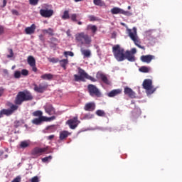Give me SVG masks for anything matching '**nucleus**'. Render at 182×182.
<instances>
[{
    "label": "nucleus",
    "mask_w": 182,
    "mask_h": 182,
    "mask_svg": "<svg viewBox=\"0 0 182 182\" xmlns=\"http://www.w3.org/2000/svg\"><path fill=\"white\" fill-rule=\"evenodd\" d=\"M33 90L36 92L43 94L44 93L48 88V83H41L37 85L36 83L33 84Z\"/></svg>",
    "instance_id": "6e6552de"
},
{
    "label": "nucleus",
    "mask_w": 182,
    "mask_h": 182,
    "mask_svg": "<svg viewBox=\"0 0 182 182\" xmlns=\"http://www.w3.org/2000/svg\"><path fill=\"white\" fill-rule=\"evenodd\" d=\"M33 96L30 91H20L14 100V104H11L10 109H2L0 111V118L2 115L11 116L18 109V105H21L23 102L31 101Z\"/></svg>",
    "instance_id": "f257e3e1"
},
{
    "label": "nucleus",
    "mask_w": 182,
    "mask_h": 182,
    "mask_svg": "<svg viewBox=\"0 0 182 182\" xmlns=\"http://www.w3.org/2000/svg\"><path fill=\"white\" fill-rule=\"evenodd\" d=\"M12 14L14 15L18 16V11L17 10H12Z\"/></svg>",
    "instance_id": "13d9d810"
},
{
    "label": "nucleus",
    "mask_w": 182,
    "mask_h": 182,
    "mask_svg": "<svg viewBox=\"0 0 182 182\" xmlns=\"http://www.w3.org/2000/svg\"><path fill=\"white\" fill-rule=\"evenodd\" d=\"M48 151V148H38L36 146L33 148L31 151V155L33 156L35 158L39 157L43 155L44 153H46Z\"/></svg>",
    "instance_id": "1a4fd4ad"
},
{
    "label": "nucleus",
    "mask_w": 182,
    "mask_h": 182,
    "mask_svg": "<svg viewBox=\"0 0 182 182\" xmlns=\"http://www.w3.org/2000/svg\"><path fill=\"white\" fill-rule=\"evenodd\" d=\"M94 4L96 6H100L102 4V0H93Z\"/></svg>",
    "instance_id": "09e8293b"
},
{
    "label": "nucleus",
    "mask_w": 182,
    "mask_h": 182,
    "mask_svg": "<svg viewBox=\"0 0 182 182\" xmlns=\"http://www.w3.org/2000/svg\"><path fill=\"white\" fill-rule=\"evenodd\" d=\"M143 88L146 90L149 94H153L156 91L152 85V80L151 79H145L143 82Z\"/></svg>",
    "instance_id": "0eeeda50"
},
{
    "label": "nucleus",
    "mask_w": 182,
    "mask_h": 182,
    "mask_svg": "<svg viewBox=\"0 0 182 182\" xmlns=\"http://www.w3.org/2000/svg\"><path fill=\"white\" fill-rule=\"evenodd\" d=\"M95 109H96V105L95 104V102L86 103L84 107V109L88 112H93L95 111Z\"/></svg>",
    "instance_id": "dca6fc26"
},
{
    "label": "nucleus",
    "mask_w": 182,
    "mask_h": 182,
    "mask_svg": "<svg viewBox=\"0 0 182 182\" xmlns=\"http://www.w3.org/2000/svg\"><path fill=\"white\" fill-rule=\"evenodd\" d=\"M122 93V89H114L107 93L109 97H114Z\"/></svg>",
    "instance_id": "aec40b11"
},
{
    "label": "nucleus",
    "mask_w": 182,
    "mask_h": 182,
    "mask_svg": "<svg viewBox=\"0 0 182 182\" xmlns=\"http://www.w3.org/2000/svg\"><path fill=\"white\" fill-rule=\"evenodd\" d=\"M21 126V122L20 121H15L14 122V127L18 128Z\"/></svg>",
    "instance_id": "3c124183"
},
{
    "label": "nucleus",
    "mask_w": 182,
    "mask_h": 182,
    "mask_svg": "<svg viewBox=\"0 0 182 182\" xmlns=\"http://www.w3.org/2000/svg\"><path fill=\"white\" fill-rule=\"evenodd\" d=\"M11 182H21V176H16Z\"/></svg>",
    "instance_id": "de8ad7c7"
},
{
    "label": "nucleus",
    "mask_w": 182,
    "mask_h": 182,
    "mask_svg": "<svg viewBox=\"0 0 182 182\" xmlns=\"http://www.w3.org/2000/svg\"><path fill=\"white\" fill-rule=\"evenodd\" d=\"M122 9L118 7H114L111 9V13L113 15H117V14H122Z\"/></svg>",
    "instance_id": "c85d7f7f"
},
{
    "label": "nucleus",
    "mask_w": 182,
    "mask_h": 182,
    "mask_svg": "<svg viewBox=\"0 0 182 182\" xmlns=\"http://www.w3.org/2000/svg\"><path fill=\"white\" fill-rule=\"evenodd\" d=\"M8 0H3V4L1 6V8H5L7 5Z\"/></svg>",
    "instance_id": "5fc2aeb1"
},
{
    "label": "nucleus",
    "mask_w": 182,
    "mask_h": 182,
    "mask_svg": "<svg viewBox=\"0 0 182 182\" xmlns=\"http://www.w3.org/2000/svg\"><path fill=\"white\" fill-rule=\"evenodd\" d=\"M129 37L134 41L135 46L141 50H145V47L141 46L140 39L138 38L136 34V28L135 27L133 29H127Z\"/></svg>",
    "instance_id": "20e7f679"
},
{
    "label": "nucleus",
    "mask_w": 182,
    "mask_h": 182,
    "mask_svg": "<svg viewBox=\"0 0 182 182\" xmlns=\"http://www.w3.org/2000/svg\"><path fill=\"white\" fill-rule=\"evenodd\" d=\"M5 89L2 87H0V97L3 96L4 94Z\"/></svg>",
    "instance_id": "603ef678"
},
{
    "label": "nucleus",
    "mask_w": 182,
    "mask_h": 182,
    "mask_svg": "<svg viewBox=\"0 0 182 182\" xmlns=\"http://www.w3.org/2000/svg\"><path fill=\"white\" fill-rule=\"evenodd\" d=\"M43 33L44 34H48V29H43Z\"/></svg>",
    "instance_id": "052dcab7"
},
{
    "label": "nucleus",
    "mask_w": 182,
    "mask_h": 182,
    "mask_svg": "<svg viewBox=\"0 0 182 182\" xmlns=\"http://www.w3.org/2000/svg\"><path fill=\"white\" fill-rule=\"evenodd\" d=\"M55 138V135H49V136H48V140H52Z\"/></svg>",
    "instance_id": "bf43d9fd"
},
{
    "label": "nucleus",
    "mask_w": 182,
    "mask_h": 182,
    "mask_svg": "<svg viewBox=\"0 0 182 182\" xmlns=\"http://www.w3.org/2000/svg\"><path fill=\"white\" fill-rule=\"evenodd\" d=\"M48 34L50 36H55V31L52 28H48Z\"/></svg>",
    "instance_id": "58836bf2"
},
{
    "label": "nucleus",
    "mask_w": 182,
    "mask_h": 182,
    "mask_svg": "<svg viewBox=\"0 0 182 182\" xmlns=\"http://www.w3.org/2000/svg\"><path fill=\"white\" fill-rule=\"evenodd\" d=\"M21 74L23 76H28L29 75V71L27 69H22Z\"/></svg>",
    "instance_id": "e433bc0d"
},
{
    "label": "nucleus",
    "mask_w": 182,
    "mask_h": 182,
    "mask_svg": "<svg viewBox=\"0 0 182 182\" xmlns=\"http://www.w3.org/2000/svg\"><path fill=\"white\" fill-rule=\"evenodd\" d=\"M82 1H83V0H75V2L77 3V2H80Z\"/></svg>",
    "instance_id": "0e129e2a"
},
{
    "label": "nucleus",
    "mask_w": 182,
    "mask_h": 182,
    "mask_svg": "<svg viewBox=\"0 0 182 182\" xmlns=\"http://www.w3.org/2000/svg\"><path fill=\"white\" fill-rule=\"evenodd\" d=\"M70 18L71 19V21H73V22H77V14H71L70 15Z\"/></svg>",
    "instance_id": "72a5a7b5"
},
{
    "label": "nucleus",
    "mask_w": 182,
    "mask_h": 182,
    "mask_svg": "<svg viewBox=\"0 0 182 182\" xmlns=\"http://www.w3.org/2000/svg\"><path fill=\"white\" fill-rule=\"evenodd\" d=\"M28 64L32 68V71L34 73L38 72V68L36 66V58L33 55H29L27 58Z\"/></svg>",
    "instance_id": "9d476101"
},
{
    "label": "nucleus",
    "mask_w": 182,
    "mask_h": 182,
    "mask_svg": "<svg viewBox=\"0 0 182 182\" xmlns=\"http://www.w3.org/2000/svg\"><path fill=\"white\" fill-rule=\"evenodd\" d=\"M49 61L53 63H58L60 61V60H59V58H51L49 59Z\"/></svg>",
    "instance_id": "79ce46f5"
},
{
    "label": "nucleus",
    "mask_w": 182,
    "mask_h": 182,
    "mask_svg": "<svg viewBox=\"0 0 182 182\" xmlns=\"http://www.w3.org/2000/svg\"><path fill=\"white\" fill-rule=\"evenodd\" d=\"M86 79L90 80V81H92L93 82H95L97 81V80L96 78H95V77H93L89 75H87V78Z\"/></svg>",
    "instance_id": "a18cd8bd"
},
{
    "label": "nucleus",
    "mask_w": 182,
    "mask_h": 182,
    "mask_svg": "<svg viewBox=\"0 0 182 182\" xmlns=\"http://www.w3.org/2000/svg\"><path fill=\"white\" fill-rule=\"evenodd\" d=\"M125 60H127L129 62H134L135 61V56L133 55L130 50H127L125 51Z\"/></svg>",
    "instance_id": "a211bd4d"
},
{
    "label": "nucleus",
    "mask_w": 182,
    "mask_h": 182,
    "mask_svg": "<svg viewBox=\"0 0 182 182\" xmlns=\"http://www.w3.org/2000/svg\"><path fill=\"white\" fill-rule=\"evenodd\" d=\"M4 154V151H0V156H1Z\"/></svg>",
    "instance_id": "e2e57ef3"
},
{
    "label": "nucleus",
    "mask_w": 182,
    "mask_h": 182,
    "mask_svg": "<svg viewBox=\"0 0 182 182\" xmlns=\"http://www.w3.org/2000/svg\"><path fill=\"white\" fill-rule=\"evenodd\" d=\"M88 18H89L90 22H93V21H97V19L96 18V16H95L93 15L88 16Z\"/></svg>",
    "instance_id": "c03bdc74"
},
{
    "label": "nucleus",
    "mask_w": 182,
    "mask_h": 182,
    "mask_svg": "<svg viewBox=\"0 0 182 182\" xmlns=\"http://www.w3.org/2000/svg\"><path fill=\"white\" fill-rule=\"evenodd\" d=\"M36 28V25L33 23L31 26L26 27L24 31L26 35H33L35 33Z\"/></svg>",
    "instance_id": "2eb2a0df"
},
{
    "label": "nucleus",
    "mask_w": 182,
    "mask_h": 182,
    "mask_svg": "<svg viewBox=\"0 0 182 182\" xmlns=\"http://www.w3.org/2000/svg\"><path fill=\"white\" fill-rule=\"evenodd\" d=\"M75 40L81 45H90V43H92V37L88 34L85 33V32L77 33L75 35Z\"/></svg>",
    "instance_id": "7ed1b4c3"
},
{
    "label": "nucleus",
    "mask_w": 182,
    "mask_h": 182,
    "mask_svg": "<svg viewBox=\"0 0 182 182\" xmlns=\"http://www.w3.org/2000/svg\"><path fill=\"white\" fill-rule=\"evenodd\" d=\"M87 90L91 97H102V92H100L99 88H97V87L93 84H89L87 85Z\"/></svg>",
    "instance_id": "39448f33"
},
{
    "label": "nucleus",
    "mask_w": 182,
    "mask_h": 182,
    "mask_svg": "<svg viewBox=\"0 0 182 182\" xmlns=\"http://www.w3.org/2000/svg\"><path fill=\"white\" fill-rule=\"evenodd\" d=\"M31 145L30 142L28 141H22L20 144V147L21 149H26L29 147Z\"/></svg>",
    "instance_id": "c756f323"
},
{
    "label": "nucleus",
    "mask_w": 182,
    "mask_h": 182,
    "mask_svg": "<svg viewBox=\"0 0 182 182\" xmlns=\"http://www.w3.org/2000/svg\"><path fill=\"white\" fill-rule=\"evenodd\" d=\"M129 51H130V52L132 53V54L134 55V54L136 53V50L135 48H132V50H129Z\"/></svg>",
    "instance_id": "4d7b16f0"
},
{
    "label": "nucleus",
    "mask_w": 182,
    "mask_h": 182,
    "mask_svg": "<svg viewBox=\"0 0 182 182\" xmlns=\"http://www.w3.org/2000/svg\"><path fill=\"white\" fill-rule=\"evenodd\" d=\"M39 14L43 18H50L53 16L54 11L53 9H41Z\"/></svg>",
    "instance_id": "9b49d317"
},
{
    "label": "nucleus",
    "mask_w": 182,
    "mask_h": 182,
    "mask_svg": "<svg viewBox=\"0 0 182 182\" xmlns=\"http://www.w3.org/2000/svg\"><path fill=\"white\" fill-rule=\"evenodd\" d=\"M122 26H124V23H122Z\"/></svg>",
    "instance_id": "774afa93"
},
{
    "label": "nucleus",
    "mask_w": 182,
    "mask_h": 182,
    "mask_svg": "<svg viewBox=\"0 0 182 182\" xmlns=\"http://www.w3.org/2000/svg\"><path fill=\"white\" fill-rule=\"evenodd\" d=\"M64 55H65V56L69 55V56H70V57H73V56L75 55V54H74L73 52H72V51H65V52H64Z\"/></svg>",
    "instance_id": "37998d69"
},
{
    "label": "nucleus",
    "mask_w": 182,
    "mask_h": 182,
    "mask_svg": "<svg viewBox=\"0 0 182 182\" xmlns=\"http://www.w3.org/2000/svg\"><path fill=\"white\" fill-rule=\"evenodd\" d=\"M112 53L117 62H122L125 60L124 50L119 45L117 44L112 47Z\"/></svg>",
    "instance_id": "f03ea898"
},
{
    "label": "nucleus",
    "mask_w": 182,
    "mask_h": 182,
    "mask_svg": "<svg viewBox=\"0 0 182 182\" xmlns=\"http://www.w3.org/2000/svg\"><path fill=\"white\" fill-rule=\"evenodd\" d=\"M139 71L143 73H148L150 71V68L146 66H141L139 68Z\"/></svg>",
    "instance_id": "2f4dec72"
},
{
    "label": "nucleus",
    "mask_w": 182,
    "mask_h": 182,
    "mask_svg": "<svg viewBox=\"0 0 182 182\" xmlns=\"http://www.w3.org/2000/svg\"><path fill=\"white\" fill-rule=\"evenodd\" d=\"M95 114L98 116V117H106V112H105V110L102 109H97L95 112Z\"/></svg>",
    "instance_id": "473e14b6"
},
{
    "label": "nucleus",
    "mask_w": 182,
    "mask_h": 182,
    "mask_svg": "<svg viewBox=\"0 0 182 182\" xmlns=\"http://www.w3.org/2000/svg\"><path fill=\"white\" fill-rule=\"evenodd\" d=\"M63 20H68L70 18V16L69 15V11L68 10L64 11L63 15L61 16Z\"/></svg>",
    "instance_id": "7c9ffc66"
},
{
    "label": "nucleus",
    "mask_w": 182,
    "mask_h": 182,
    "mask_svg": "<svg viewBox=\"0 0 182 182\" xmlns=\"http://www.w3.org/2000/svg\"><path fill=\"white\" fill-rule=\"evenodd\" d=\"M54 75L51 73H45L41 76V78L44 80H52Z\"/></svg>",
    "instance_id": "5701e85b"
},
{
    "label": "nucleus",
    "mask_w": 182,
    "mask_h": 182,
    "mask_svg": "<svg viewBox=\"0 0 182 182\" xmlns=\"http://www.w3.org/2000/svg\"><path fill=\"white\" fill-rule=\"evenodd\" d=\"M39 38H40L41 40H43V35H40V36H39Z\"/></svg>",
    "instance_id": "680f3d73"
},
{
    "label": "nucleus",
    "mask_w": 182,
    "mask_h": 182,
    "mask_svg": "<svg viewBox=\"0 0 182 182\" xmlns=\"http://www.w3.org/2000/svg\"><path fill=\"white\" fill-rule=\"evenodd\" d=\"M9 52L10 55H7V58H13L14 55L13 49H12V48H9Z\"/></svg>",
    "instance_id": "a19ab883"
},
{
    "label": "nucleus",
    "mask_w": 182,
    "mask_h": 182,
    "mask_svg": "<svg viewBox=\"0 0 182 182\" xmlns=\"http://www.w3.org/2000/svg\"><path fill=\"white\" fill-rule=\"evenodd\" d=\"M46 129L48 131V133H54L57 130L56 125L52 124L46 127Z\"/></svg>",
    "instance_id": "a878e982"
},
{
    "label": "nucleus",
    "mask_w": 182,
    "mask_h": 182,
    "mask_svg": "<svg viewBox=\"0 0 182 182\" xmlns=\"http://www.w3.org/2000/svg\"><path fill=\"white\" fill-rule=\"evenodd\" d=\"M121 14L124 15L126 16H132V13L128 11H124L123 9H122V12Z\"/></svg>",
    "instance_id": "4c0bfd02"
},
{
    "label": "nucleus",
    "mask_w": 182,
    "mask_h": 182,
    "mask_svg": "<svg viewBox=\"0 0 182 182\" xmlns=\"http://www.w3.org/2000/svg\"><path fill=\"white\" fill-rule=\"evenodd\" d=\"M127 9H128V10H130V9H131V6H129L127 7Z\"/></svg>",
    "instance_id": "338daca9"
},
{
    "label": "nucleus",
    "mask_w": 182,
    "mask_h": 182,
    "mask_svg": "<svg viewBox=\"0 0 182 182\" xmlns=\"http://www.w3.org/2000/svg\"><path fill=\"white\" fill-rule=\"evenodd\" d=\"M79 123H80V122L77 119V117H74L73 119H70L67 121V124L71 129H76Z\"/></svg>",
    "instance_id": "ddd939ff"
},
{
    "label": "nucleus",
    "mask_w": 182,
    "mask_h": 182,
    "mask_svg": "<svg viewBox=\"0 0 182 182\" xmlns=\"http://www.w3.org/2000/svg\"><path fill=\"white\" fill-rule=\"evenodd\" d=\"M39 3V0H29V4L31 6H37Z\"/></svg>",
    "instance_id": "c9c22d12"
},
{
    "label": "nucleus",
    "mask_w": 182,
    "mask_h": 182,
    "mask_svg": "<svg viewBox=\"0 0 182 182\" xmlns=\"http://www.w3.org/2000/svg\"><path fill=\"white\" fill-rule=\"evenodd\" d=\"M21 76V73L18 70L15 71L14 77L16 79H19Z\"/></svg>",
    "instance_id": "ea45409f"
},
{
    "label": "nucleus",
    "mask_w": 182,
    "mask_h": 182,
    "mask_svg": "<svg viewBox=\"0 0 182 182\" xmlns=\"http://www.w3.org/2000/svg\"><path fill=\"white\" fill-rule=\"evenodd\" d=\"M33 117H38V118H41V117H46L45 116H43V111L41 110H36V111H34L33 112Z\"/></svg>",
    "instance_id": "cd10ccee"
},
{
    "label": "nucleus",
    "mask_w": 182,
    "mask_h": 182,
    "mask_svg": "<svg viewBox=\"0 0 182 182\" xmlns=\"http://www.w3.org/2000/svg\"><path fill=\"white\" fill-rule=\"evenodd\" d=\"M53 159L52 155H49V156H46L45 158H42V161L43 163H47Z\"/></svg>",
    "instance_id": "f704fd0d"
},
{
    "label": "nucleus",
    "mask_w": 182,
    "mask_h": 182,
    "mask_svg": "<svg viewBox=\"0 0 182 182\" xmlns=\"http://www.w3.org/2000/svg\"><path fill=\"white\" fill-rule=\"evenodd\" d=\"M87 31H91L92 34H96V32H97V26H96V25L89 24L87 26Z\"/></svg>",
    "instance_id": "b1692460"
},
{
    "label": "nucleus",
    "mask_w": 182,
    "mask_h": 182,
    "mask_svg": "<svg viewBox=\"0 0 182 182\" xmlns=\"http://www.w3.org/2000/svg\"><path fill=\"white\" fill-rule=\"evenodd\" d=\"M60 65L64 69L66 70V65L69 63V60L68 59H63L59 60Z\"/></svg>",
    "instance_id": "bb28decb"
},
{
    "label": "nucleus",
    "mask_w": 182,
    "mask_h": 182,
    "mask_svg": "<svg viewBox=\"0 0 182 182\" xmlns=\"http://www.w3.org/2000/svg\"><path fill=\"white\" fill-rule=\"evenodd\" d=\"M77 24H78L79 26H82V21H78V22H77Z\"/></svg>",
    "instance_id": "69168bd1"
},
{
    "label": "nucleus",
    "mask_w": 182,
    "mask_h": 182,
    "mask_svg": "<svg viewBox=\"0 0 182 182\" xmlns=\"http://www.w3.org/2000/svg\"><path fill=\"white\" fill-rule=\"evenodd\" d=\"M55 119H56V116L53 115L52 117H47V119H46V122L53 121V120H55Z\"/></svg>",
    "instance_id": "8fccbe9b"
},
{
    "label": "nucleus",
    "mask_w": 182,
    "mask_h": 182,
    "mask_svg": "<svg viewBox=\"0 0 182 182\" xmlns=\"http://www.w3.org/2000/svg\"><path fill=\"white\" fill-rule=\"evenodd\" d=\"M31 182H40L38 176H33L31 178Z\"/></svg>",
    "instance_id": "49530a36"
},
{
    "label": "nucleus",
    "mask_w": 182,
    "mask_h": 182,
    "mask_svg": "<svg viewBox=\"0 0 182 182\" xmlns=\"http://www.w3.org/2000/svg\"><path fill=\"white\" fill-rule=\"evenodd\" d=\"M154 59V55H146L141 56V60L143 63H150L151 61Z\"/></svg>",
    "instance_id": "412c9836"
},
{
    "label": "nucleus",
    "mask_w": 182,
    "mask_h": 182,
    "mask_svg": "<svg viewBox=\"0 0 182 182\" xmlns=\"http://www.w3.org/2000/svg\"><path fill=\"white\" fill-rule=\"evenodd\" d=\"M85 118L87 119H92V118H93V114H85Z\"/></svg>",
    "instance_id": "864d4df0"
},
{
    "label": "nucleus",
    "mask_w": 182,
    "mask_h": 182,
    "mask_svg": "<svg viewBox=\"0 0 182 182\" xmlns=\"http://www.w3.org/2000/svg\"><path fill=\"white\" fill-rule=\"evenodd\" d=\"M80 51L82 55H84L85 58H90V55H92V52L89 49L81 48Z\"/></svg>",
    "instance_id": "393cba45"
},
{
    "label": "nucleus",
    "mask_w": 182,
    "mask_h": 182,
    "mask_svg": "<svg viewBox=\"0 0 182 182\" xmlns=\"http://www.w3.org/2000/svg\"><path fill=\"white\" fill-rule=\"evenodd\" d=\"M124 95L130 98H135V92L129 87H125L124 90Z\"/></svg>",
    "instance_id": "6ab92c4d"
},
{
    "label": "nucleus",
    "mask_w": 182,
    "mask_h": 182,
    "mask_svg": "<svg viewBox=\"0 0 182 182\" xmlns=\"http://www.w3.org/2000/svg\"><path fill=\"white\" fill-rule=\"evenodd\" d=\"M78 74H75L74 75V78H75V82H79V81H82V82H85L86 81V78L87 77V73H86V71H85V70L82 69L81 68H78Z\"/></svg>",
    "instance_id": "423d86ee"
},
{
    "label": "nucleus",
    "mask_w": 182,
    "mask_h": 182,
    "mask_svg": "<svg viewBox=\"0 0 182 182\" xmlns=\"http://www.w3.org/2000/svg\"><path fill=\"white\" fill-rule=\"evenodd\" d=\"M48 119L47 117H41L38 118H35L32 120V123L36 125H40L43 122H46Z\"/></svg>",
    "instance_id": "f3484780"
},
{
    "label": "nucleus",
    "mask_w": 182,
    "mask_h": 182,
    "mask_svg": "<svg viewBox=\"0 0 182 182\" xmlns=\"http://www.w3.org/2000/svg\"><path fill=\"white\" fill-rule=\"evenodd\" d=\"M4 33V28L3 26L0 25V35H2Z\"/></svg>",
    "instance_id": "6e6d98bb"
},
{
    "label": "nucleus",
    "mask_w": 182,
    "mask_h": 182,
    "mask_svg": "<svg viewBox=\"0 0 182 182\" xmlns=\"http://www.w3.org/2000/svg\"><path fill=\"white\" fill-rule=\"evenodd\" d=\"M70 135V132H69V131L63 130V131H61V132H60L59 139L60 141H63L66 139V138L68 137Z\"/></svg>",
    "instance_id": "4be33fe9"
},
{
    "label": "nucleus",
    "mask_w": 182,
    "mask_h": 182,
    "mask_svg": "<svg viewBox=\"0 0 182 182\" xmlns=\"http://www.w3.org/2000/svg\"><path fill=\"white\" fill-rule=\"evenodd\" d=\"M96 77L98 80H101V81L103 82V83L105 85H110L111 84V82L108 80L107 76L103 73H97Z\"/></svg>",
    "instance_id": "f8f14e48"
},
{
    "label": "nucleus",
    "mask_w": 182,
    "mask_h": 182,
    "mask_svg": "<svg viewBox=\"0 0 182 182\" xmlns=\"http://www.w3.org/2000/svg\"><path fill=\"white\" fill-rule=\"evenodd\" d=\"M45 111L49 115L55 114V109L51 104H47L44 107Z\"/></svg>",
    "instance_id": "4468645a"
}]
</instances>
